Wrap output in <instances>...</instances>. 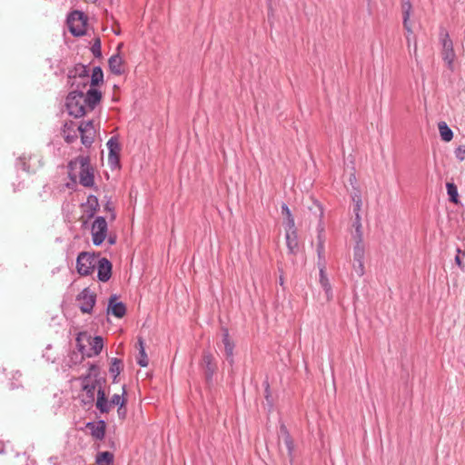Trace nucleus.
<instances>
[{"label": "nucleus", "mask_w": 465, "mask_h": 465, "mask_svg": "<svg viewBox=\"0 0 465 465\" xmlns=\"http://www.w3.org/2000/svg\"><path fill=\"white\" fill-rule=\"evenodd\" d=\"M88 74L85 66L81 67L78 78H74L72 86L76 89L71 91L66 97V108L68 114L75 118H80L86 114L87 106L84 102V89L88 84Z\"/></svg>", "instance_id": "nucleus-1"}, {"label": "nucleus", "mask_w": 465, "mask_h": 465, "mask_svg": "<svg viewBox=\"0 0 465 465\" xmlns=\"http://www.w3.org/2000/svg\"><path fill=\"white\" fill-rule=\"evenodd\" d=\"M83 393L80 401L84 406L91 407L95 401V391L103 388L105 379L100 375V369L95 364H90L85 375L79 377Z\"/></svg>", "instance_id": "nucleus-2"}, {"label": "nucleus", "mask_w": 465, "mask_h": 465, "mask_svg": "<svg viewBox=\"0 0 465 465\" xmlns=\"http://www.w3.org/2000/svg\"><path fill=\"white\" fill-rule=\"evenodd\" d=\"M440 42L441 45L442 60L445 62L447 67L450 71H453L456 54L453 48V42L445 29H441L440 32Z\"/></svg>", "instance_id": "nucleus-3"}, {"label": "nucleus", "mask_w": 465, "mask_h": 465, "mask_svg": "<svg viewBox=\"0 0 465 465\" xmlns=\"http://www.w3.org/2000/svg\"><path fill=\"white\" fill-rule=\"evenodd\" d=\"M99 254L81 252L76 258V271L81 276L91 275L96 268Z\"/></svg>", "instance_id": "nucleus-4"}, {"label": "nucleus", "mask_w": 465, "mask_h": 465, "mask_svg": "<svg viewBox=\"0 0 465 465\" xmlns=\"http://www.w3.org/2000/svg\"><path fill=\"white\" fill-rule=\"evenodd\" d=\"M68 28L74 36H82L85 34L86 17L81 11L74 10L67 17Z\"/></svg>", "instance_id": "nucleus-5"}, {"label": "nucleus", "mask_w": 465, "mask_h": 465, "mask_svg": "<svg viewBox=\"0 0 465 465\" xmlns=\"http://www.w3.org/2000/svg\"><path fill=\"white\" fill-rule=\"evenodd\" d=\"M108 224L104 217L97 216L93 222L91 233L94 245L100 246L106 239Z\"/></svg>", "instance_id": "nucleus-6"}, {"label": "nucleus", "mask_w": 465, "mask_h": 465, "mask_svg": "<svg viewBox=\"0 0 465 465\" xmlns=\"http://www.w3.org/2000/svg\"><path fill=\"white\" fill-rule=\"evenodd\" d=\"M200 368L203 372L206 382L211 384L213 382V375L217 371V363L214 356L211 351H203Z\"/></svg>", "instance_id": "nucleus-7"}, {"label": "nucleus", "mask_w": 465, "mask_h": 465, "mask_svg": "<svg viewBox=\"0 0 465 465\" xmlns=\"http://www.w3.org/2000/svg\"><path fill=\"white\" fill-rule=\"evenodd\" d=\"M76 301L79 302V308L84 313H91L96 302V295L89 288H84L76 296Z\"/></svg>", "instance_id": "nucleus-8"}, {"label": "nucleus", "mask_w": 465, "mask_h": 465, "mask_svg": "<svg viewBox=\"0 0 465 465\" xmlns=\"http://www.w3.org/2000/svg\"><path fill=\"white\" fill-rule=\"evenodd\" d=\"M108 148V164L112 169L118 168L120 166V144L118 139L115 136L111 137L106 143Z\"/></svg>", "instance_id": "nucleus-9"}, {"label": "nucleus", "mask_w": 465, "mask_h": 465, "mask_svg": "<svg viewBox=\"0 0 465 465\" xmlns=\"http://www.w3.org/2000/svg\"><path fill=\"white\" fill-rule=\"evenodd\" d=\"M80 183L84 187H92L94 183V173L89 166L87 158H81Z\"/></svg>", "instance_id": "nucleus-10"}, {"label": "nucleus", "mask_w": 465, "mask_h": 465, "mask_svg": "<svg viewBox=\"0 0 465 465\" xmlns=\"http://www.w3.org/2000/svg\"><path fill=\"white\" fill-rule=\"evenodd\" d=\"M97 278L100 282H106L112 276V263L107 258L98 256L97 263Z\"/></svg>", "instance_id": "nucleus-11"}, {"label": "nucleus", "mask_w": 465, "mask_h": 465, "mask_svg": "<svg viewBox=\"0 0 465 465\" xmlns=\"http://www.w3.org/2000/svg\"><path fill=\"white\" fill-rule=\"evenodd\" d=\"M86 428L90 430V434L95 440H101L104 438L106 424L104 420L89 421L86 423Z\"/></svg>", "instance_id": "nucleus-12"}, {"label": "nucleus", "mask_w": 465, "mask_h": 465, "mask_svg": "<svg viewBox=\"0 0 465 465\" xmlns=\"http://www.w3.org/2000/svg\"><path fill=\"white\" fill-rule=\"evenodd\" d=\"M107 312L116 318H122L126 313V307L124 302H116V296L113 295L108 302Z\"/></svg>", "instance_id": "nucleus-13"}, {"label": "nucleus", "mask_w": 465, "mask_h": 465, "mask_svg": "<svg viewBox=\"0 0 465 465\" xmlns=\"http://www.w3.org/2000/svg\"><path fill=\"white\" fill-rule=\"evenodd\" d=\"M285 239L289 252L295 254L299 250L297 229L294 226L292 229L285 228Z\"/></svg>", "instance_id": "nucleus-14"}, {"label": "nucleus", "mask_w": 465, "mask_h": 465, "mask_svg": "<svg viewBox=\"0 0 465 465\" xmlns=\"http://www.w3.org/2000/svg\"><path fill=\"white\" fill-rule=\"evenodd\" d=\"M102 99V93L94 88H89L84 94V102L87 109L92 111L100 103Z\"/></svg>", "instance_id": "nucleus-15"}, {"label": "nucleus", "mask_w": 465, "mask_h": 465, "mask_svg": "<svg viewBox=\"0 0 465 465\" xmlns=\"http://www.w3.org/2000/svg\"><path fill=\"white\" fill-rule=\"evenodd\" d=\"M223 343L224 345L225 357L230 365H232L234 362L233 359V350L234 343L230 339L229 331L227 329L223 330Z\"/></svg>", "instance_id": "nucleus-16"}, {"label": "nucleus", "mask_w": 465, "mask_h": 465, "mask_svg": "<svg viewBox=\"0 0 465 465\" xmlns=\"http://www.w3.org/2000/svg\"><path fill=\"white\" fill-rule=\"evenodd\" d=\"M319 269H320V273H319L320 274V284L325 292L327 301H331L333 297L332 288H331L329 279L325 273V267H324L323 263L321 265V268H319Z\"/></svg>", "instance_id": "nucleus-17"}, {"label": "nucleus", "mask_w": 465, "mask_h": 465, "mask_svg": "<svg viewBox=\"0 0 465 465\" xmlns=\"http://www.w3.org/2000/svg\"><path fill=\"white\" fill-rule=\"evenodd\" d=\"M109 69L112 74L121 75L124 73L123 70V59L119 54L112 55L108 60Z\"/></svg>", "instance_id": "nucleus-18"}, {"label": "nucleus", "mask_w": 465, "mask_h": 465, "mask_svg": "<svg viewBox=\"0 0 465 465\" xmlns=\"http://www.w3.org/2000/svg\"><path fill=\"white\" fill-rule=\"evenodd\" d=\"M95 406L102 413H107L110 411V401H107L105 392L103 388H99L97 391Z\"/></svg>", "instance_id": "nucleus-19"}, {"label": "nucleus", "mask_w": 465, "mask_h": 465, "mask_svg": "<svg viewBox=\"0 0 465 465\" xmlns=\"http://www.w3.org/2000/svg\"><path fill=\"white\" fill-rule=\"evenodd\" d=\"M92 352L86 353L87 357L97 356L103 350L104 340L101 336H95L90 342Z\"/></svg>", "instance_id": "nucleus-20"}, {"label": "nucleus", "mask_w": 465, "mask_h": 465, "mask_svg": "<svg viewBox=\"0 0 465 465\" xmlns=\"http://www.w3.org/2000/svg\"><path fill=\"white\" fill-rule=\"evenodd\" d=\"M440 135L442 141L450 142L453 138V132L444 121H440L438 124Z\"/></svg>", "instance_id": "nucleus-21"}, {"label": "nucleus", "mask_w": 465, "mask_h": 465, "mask_svg": "<svg viewBox=\"0 0 465 465\" xmlns=\"http://www.w3.org/2000/svg\"><path fill=\"white\" fill-rule=\"evenodd\" d=\"M281 210L282 214L285 217V228L292 229L295 226V222L290 208L283 203L281 206Z\"/></svg>", "instance_id": "nucleus-22"}, {"label": "nucleus", "mask_w": 465, "mask_h": 465, "mask_svg": "<svg viewBox=\"0 0 465 465\" xmlns=\"http://www.w3.org/2000/svg\"><path fill=\"white\" fill-rule=\"evenodd\" d=\"M138 346H139V357L137 359V363L141 367H146L148 365L149 361H148L147 354L145 352L144 342L142 338H138Z\"/></svg>", "instance_id": "nucleus-23"}, {"label": "nucleus", "mask_w": 465, "mask_h": 465, "mask_svg": "<svg viewBox=\"0 0 465 465\" xmlns=\"http://www.w3.org/2000/svg\"><path fill=\"white\" fill-rule=\"evenodd\" d=\"M97 465H113L114 464V454L110 451H103L96 456Z\"/></svg>", "instance_id": "nucleus-24"}, {"label": "nucleus", "mask_w": 465, "mask_h": 465, "mask_svg": "<svg viewBox=\"0 0 465 465\" xmlns=\"http://www.w3.org/2000/svg\"><path fill=\"white\" fill-rule=\"evenodd\" d=\"M353 227L355 228V232L353 235L355 242H357V241L362 242L363 241V232H362V227H361V218L360 213H356V215H355L354 222H353Z\"/></svg>", "instance_id": "nucleus-25"}, {"label": "nucleus", "mask_w": 465, "mask_h": 465, "mask_svg": "<svg viewBox=\"0 0 465 465\" xmlns=\"http://www.w3.org/2000/svg\"><path fill=\"white\" fill-rule=\"evenodd\" d=\"M364 255H365V249H364L363 241L362 242L357 241L355 243V246L353 248V261L354 262L364 261Z\"/></svg>", "instance_id": "nucleus-26"}, {"label": "nucleus", "mask_w": 465, "mask_h": 465, "mask_svg": "<svg viewBox=\"0 0 465 465\" xmlns=\"http://www.w3.org/2000/svg\"><path fill=\"white\" fill-rule=\"evenodd\" d=\"M446 188L450 201L456 204L459 203V193L457 186L453 183H447Z\"/></svg>", "instance_id": "nucleus-27"}, {"label": "nucleus", "mask_w": 465, "mask_h": 465, "mask_svg": "<svg viewBox=\"0 0 465 465\" xmlns=\"http://www.w3.org/2000/svg\"><path fill=\"white\" fill-rule=\"evenodd\" d=\"M104 81L103 70L100 66H95L93 69L91 76V85L95 86Z\"/></svg>", "instance_id": "nucleus-28"}, {"label": "nucleus", "mask_w": 465, "mask_h": 465, "mask_svg": "<svg viewBox=\"0 0 465 465\" xmlns=\"http://www.w3.org/2000/svg\"><path fill=\"white\" fill-rule=\"evenodd\" d=\"M283 440V443L287 449V453H288V457H289V460H290V462L292 463L293 461V459H294V442H293V440L291 437H287L285 438Z\"/></svg>", "instance_id": "nucleus-29"}, {"label": "nucleus", "mask_w": 465, "mask_h": 465, "mask_svg": "<svg viewBox=\"0 0 465 465\" xmlns=\"http://www.w3.org/2000/svg\"><path fill=\"white\" fill-rule=\"evenodd\" d=\"M351 199L353 202V213H354V215H356V213H360L361 209V204H362L361 195L360 192L354 193L351 196Z\"/></svg>", "instance_id": "nucleus-30"}, {"label": "nucleus", "mask_w": 465, "mask_h": 465, "mask_svg": "<svg viewBox=\"0 0 465 465\" xmlns=\"http://www.w3.org/2000/svg\"><path fill=\"white\" fill-rule=\"evenodd\" d=\"M121 366H122L121 360H119L117 358H114L112 360V363L110 365L109 371H110V373H112L114 376V379L120 374Z\"/></svg>", "instance_id": "nucleus-31"}, {"label": "nucleus", "mask_w": 465, "mask_h": 465, "mask_svg": "<svg viewBox=\"0 0 465 465\" xmlns=\"http://www.w3.org/2000/svg\"><path fill=\"white\" fill-rule=\"evenodd\" d=\"M125 404V400L123 398V396L119 395V394H114L111 398V401H110V406L111 405H117L119 406L118 408V415H121V409L124 407V405Z\"/></svg>", "instance_id": "nucleus-32"}, {"label": "nucleus", "mask_w": 465, "mask_h": 465, "mask_svg": "<svg viewBox=\"0 0 465 465\" xmlns=\"http://www.w3.org/2000/svg\"><path fill=\"white\" fill-rule=\"evenodd\" d=\"M69 130H70V125L68 124H65L63 128L64 136L65 141L68 143H72L77 139V134L75 132H74V134H71L69 133Z\"/></svg>", "instance_id": "nucleus-33"}, {"label": "nucleus", "mask_w": 465, "mask_h": 465, "mask_svg": "<svg viewBox=\"0 0 465 465\" xmlns=\"http://www.w3.org/2000/svg\"><path fill=\"white\" fill-rule=\"evenodd\" d=\"M325 248L322 242H317V254H318V266L321 268V265L323 263L325 266Z\"/></svg>", "instance_id": "nucleus-34"}, {"label": "nucleus", "mask_w": 465, "mask_h": 465, "mask_svg": "<svg viewBox=\"0 0 465 465\" xmlns=\"http://www.w3.org/2000/svg\"><path fill=\"white\" fill-rule=\"evenodd\" d=\"M81 142L85 147H90L94 142V132L80 133Z\"/></svg>", "instance_id": "nucleus-35"}, {"label": "nucleus", "mask_w": 465, "mask_h": 465, "mask_svg": "<svg viewBox=\"0 0 465 465\" xmlns=\"http://www.w3.org/2000/svg\"><path fill=\"white\" fill-rule=\"evenodd\" d=\"M87 203L90 208V214L89 216H93L98 207V199L94 195H89L87 199Z\"/></svg>", "instance_id": "nucleus-36"}, {"label": "nucleus", "mask_w": 465, "mask_h": 465, "mask_svg": "<svg viewBox=\"0 0 465 465\" xmlns=\"http://www.w3.org/2000/svg\"><path fill=\"white\" fill-rule=\"evenodd\" d=\"M402 13H403V19L410 20L411 16V4L410 0H402Z\"/></svg>", "instance_id": "nucleus-37"}, {"label": "nucleus", "mask_w": 465, "mask_h": 465, "mask_svg": "<svg viewBox=\"0 0 465 465\" xmlns=\"http://www.w3.org/2000/svg\"><path fill=\"white\" fill-rule=\"evenodd\" d=\"M77 129H78L79 133L94 132V123L91 120L87 121V122H83L79 124Z\"/></svg>", "instance_id": "nucleus-38"}, {"label": "nucleus", "mask_w": 465, "mask_h": 465, "mask_svg": "<svg viewBox=\"0 0 465 465\" xmlns=\"http://www.w3.org/2000/svg\"><path fill=\"white\" fill-rule=\"evenodd\" d=\"M353 269L359 277L363 276L365 273L364 262L363 261L354 262Z\"/></svg>", "instance_id": "nucleus-39"}, {"label": "nucleus", "mask_w": 465, "mask_h": 465, "mask_svg": "<svg viewBox=\"0 0 465 465\" xmlns=\"http://www.w3.org/2000/svg\"><path fill=\"white\" fill-rule=\"evenodd\" d=\"M455 157L462 162L465 160V145H459L454 151Z\"/></svg>", "instance_id": "nucleus-40"}, {"label": "nucleus", "mask_w": 465, "mask_h": 465, "mask_svg": "<svg viewBox=\"0 0 465 465\" xmlns=\"http://www.w3.org/2000/svg\"><path fill=\"white\" fill-rule=\"evenodd\" d=\"M91 50H92L93 54L95 57H100L101 56V42H100V39L97 38L95 40V42L93 45Z\"/></svg>", "instance_id": "nucleus-41"}, {"label": "nucleus", "mask_w": 465, "mask_h": 465, "mask_svg": "<svg viewBox=\"0 0 465 465\" xmlns=\"http://www.w3.org/2000/svg\"><path fill=\"white\" fill-rule=\"evenodd\" d=\"M460 254H462L463 256H465V251L462 252L460 248L457 249V255L455 256V262L456 264L458 265V267L460 269V270H464L465 268V265L463 263V262L461 261L460 259Z\"/></svg>", "instance_id": "nucleus-42"}, {"label": "nucleus", "mask_w": 465, "mask_h": 465, "mask_svg": "<svg viewBox=\"0 0 465 465\" xmlns=\"http://www.w3.org/2000/svg\"><path fill=\"white\" fill-rule=\"evenodd\" d=\"M406 40H407V46L410 50H411V45L412 40H413V54L416 55L417 54V43H416L415 38L412 36L407 35Z\"/></svg>", "instance_id": "nucleus-43"}, {"label": "nucleus", "mask_w": 465, "mask_h": 465, "mask_svg": "<svg viewBox=\"0 0 465 465\" xmlns=\"http://www.w3.org/2000/svg\"><path fill=\"white\" fill-rule=\"evenodd\" d=\"M280 433H281V436L282 437V440H284L287 437H291V434L284 424L281 425Z\"/></svg>", "instance_id": "nucleus-44"}, {"label": "nucleus", "mask_w": 465, "mask_h": 465, "mask_svg": "<svg viewBox=\"0 0 465 465\" xmlns=\"http://www.w3.org/2000/svg\"><path fill=\"white\" fill-rule=\"evenodd\" d=\"M403 27L407 31L408 35L412 36V29L410 25V20H406L405 22V20L403 19Z\"/></svg>", "instance_id": "nucleus-45"}, {"label": "nucleus", "mask_w": 465, "mask_h": 465, "mask_svg": "<svg viewBox=\"0 0 465 465\" xmlns=\"http://www.w3.org/2000/svg\"><path fill=\"white\" fill-rule=\"evenodd\" d=\"M318 242H322L324 244V235H323V228L321 227L318 231V236H317Z\"/></svg>", "instance_id": "nucleus-46"}, {"label": "nucleus", "mask_w": 465, "mask_h": 465, "mask_svg": "<svg viewBox=\"0 0 465 465\" xmlns=\"http://www.w3.org/2000/svg\"><path fill=\"white\" fill-rule=\"evenodd\" d=\"M107 241H108V243L110 245H114L116 242V236L115 235H109Z\"/></svg>", "instance_id": "nucleus-47"}, {"label": "nucleus", "mask_w": 465, "mask_h": 465, "mask_svg": "<svg viewBox=\"0 0 465 465\" xmlns=\"http://www.w3.org/2000/svg\"><path fill=\"white\" fill-rule=\"evenodd\" d=\"M21 168H22L24 171H27V166H26L25 162L21 161Z\"/></svg>", "instance_id": "nucleus-48"}, {"label": "nucleus", "mask_w": 465, "mask_h": 465, "mask_svg": "<svg viewBox=\"0 0 465 465\" xmlns=\"http://www.w3.org/2000/svg\"><path fill=\"white\" fill-rule=\"evenodd\" d=\"M125 413H126V411L124 409H121V415H118L120 418H124L125 417Z\"/></svg>", "instance_id": "nucleus-49"}, {"label": "nucleus", "mask_w": 465, "mask_h": 465, "mask_svg": "<svg viewBox=\"0 0 465 465\" xmlns=\"http://www.w3.org/2000/svg\"><path fill=\"white\" fill-rule=\"evenodd\" d=\"M279 283H280V285L283 286L284 279H283V277H282V276H280V278H279Z\"/></svg>", "instance_id": "nucleus-50"}, {"label": "nucleus", "mask_w": 465, "mask_h": 465, "mask_svg": "<svg viewBox=\"0 0 465 465\" xmlns=\"http://www.w3.org/2000/svg\"><path fill=\"white\" fill-rule=\"evenodd\" d=\"M84 347L81 344H79V351L84 354Z\"/></svg>", "instance_id": "nucleus-51"}, {"label": "nucleus", "mask_w": 465, "mask_h": 465, "mask_svg": "<svg viewBox=\"0 0 465 465\" xmlns=\"http://www.w3.org/2000/svg\"><path fill=\"white\" fill-rule=\"evenodd\" d=\"M319 207H321V205H319ZM320 210H321V216H322L323 214V212H322V208H320Z\"/></svg>", "instance_id": "nucleus-52"}]
</instances>
